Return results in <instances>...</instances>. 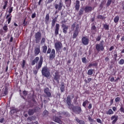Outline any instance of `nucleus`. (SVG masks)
I'll return each instance as SVG.
<instances>
[{"instance_id": "nucleus-1", "label": "nucleus", "mask_w": 124, "mask_h": 124, "mask_svg": "<svg viewBox=\"0 0 124 124\" xmlns=\"http://www.w3.org/2000/svg\"><path fill=\"white\" fill-rule=\"evenodd\" d=\"M72 29L74 30L73 35V38H76L79 35L80 32V28H79V24L76 25V22L74 23L71 26Z\"/></svg>"}, {"instance_id": "nucleus-2", "label": "nucleus", "mask_w": 124, "mask_h": 124, "mask_svg": "<svg viewBox=\"0 0 124 124\" xmlns=\"http://www.w3.org/2000/svg\"><path fill=\"white\" fill-rule=\"evenodd\" d=\"M41 72L42 76H44V77H46V78H49V77L51 75L50 69H49L47 66L43 67Z\"/></svg>"}, {"instance_id": "nucleus-3", "label": "nucleus", "mask_w": 124, "mask_h": 124, "mask_svg": "<svg viewBox=\"0 0 124 124\" xmlns=\"http://www.w3.org/2000/svg\"><path fill=\"white\" fill-rule=\"evenodd\" d=\"M46 53L47 54H50L49 56L50 61H52V60L56 58V50H55V49H52L51 50V48L49 47Z\"/></svg>"}, {"instance_id": "nucleus-4", "label": "nucleus", "mask_w": 124, "mask_h": 124, "mask_svg": "<svg viewBox=\"0 0 124 124\" xmlns=\"http://www.w3.org/2000/svg\"><path fill=\"white\" fill-rule=\"evenodd\" d=\"M53 77L52 78V81L55 83L57 82L59 84L60 83V80H61V74L59 71H56L54 72V74L53 75Z\"/></svg>"}, {"instance_id": "nucleus-5", "label": "nucleus", "mask_w": 124, "mask_h": 124, "mask_svg": "<svg viewBox=\"0 0 124 124\" xmlns=\"http://www.w3.org/2000/svg\"><path fill=\"white\" fill-rule=\"evenodd\" d=\"M43 63V58L42 57H40V60L37 64V65H36V70H34L33 71V72L35 75H36L38 72V70L41 68V67L42 66V64Z\"/></svg>"}, {"instance_id": "nucleus-6", "label": "nucleus", "mask_w": 124, "mask_h": 124, "mask_svg": "<svg viewBox=\"0 0 124 124\" xmlns=\"http://www.w3.org/2000/svg\"><path fill=\"white\" fill-rule=\"evenodd\" d=\"M95 49L97 52L104 51V41L102 40L99 44H96L95 45Z\"/></svg>"}, {"instance_id": "nucleus-7", "label": "nucleus", "mask_w": 124, "mask_h": 124, "mask_svg": "<svg viewBox=\"0 0 124 124\" xmlns=\"http://www.w3.org/2000/svg\"><path fill=\"white\" fill-rule=\"evenodd\" d=\"M55 8L56 9L55 14L57 13H59V11H61L62 10V6H63V3L62 0L60 1L58 4H55Z\"/></svg>"}, {"instance_id": "nucleus-8", "label": "nucleus", "mask_w": 124, "mask_h": 124, "mask_svg": "<svg viewBox=\"0 0 124 124\" xmlns=\"http://www.w3.org/2000/svg\"><path fill=\"white\" fill-rule=\"evenodd\" d=\"M71 110H72V111H73L74 113H76V114H80V113L82 112V108H81V107L78 106H73L71 108Z\"/></svg>"}, {"instance_id": "nucleus-9", "label": "nucleus", "mask_w": 124, "mask_h": 124, "mask_svg": "<svg viewBox=\"0 0 124 124\" xmlns=\"http://www.w3.org/2000/svg\"><path fill=\"white\" fill-rule=\"evenodd\" d=\"M35 41L36 43H39L41 40V32L38 31L35 34Z\"/></svg>"}, {"instance_id": "nucleus-10", "label": "nucleus", "mask_w": 124, "mask_h": 124, "mask_svg": "<svg viewBox=\"0 0 124 124\" xmlns=\"http://www.w3.org/2000/svg\"><path fill=\"white\" fill-rule=\"evenodd\" d=\"M39 108L36 107L34 108L29 109L28 110V115L29 116H32L34 113L38 112Z\"/></svg>"}, {"instance_id": "nucleus-11", "label": "nucleus", "mask_w": 124, "mask_h": 124, "mask_svg": "<svg viewBox=\"0 0 124 124\" xmlns=\"http://www.w3.org/2000/svg\"><path fill=\"white\" fill-rule=\"evenodd\" d=\"M55 48L56 51H60L62 48V44L61 42H57L55 44Z\"/></svg>"}, {"instance_id": "nucleus-12", "label": "nucleus", "mask_w": 124, "mask_h": 124, "mask_svg": "<svg viewBox=\"0 0 124 124\" xmlns=\"http://www.w3.org/2000/svg\"><path fill=\"white\" fill-rule=\"evenodd\" d=\"M71 97H70V96L69 95H68L67 97V99H66V103L67 104V105L68 106V108L69 109H70V110H71V108H72V107L73 106V105L71 104Z\"/></svg>"}, {"instance_id": "nucleus-13", "label": "nucleus", "mask_w": 124, "mask_h": 124, "mask_svg": "<svg viewBox=\"0 0 124 124\" xmlns=\"http://www.w3.org/2000/svg\"><path fill=\"white\" fill-rule=\"evenodd\" d=\"M110 120L111 121H112L111 122V124H115L117 123V122L118 121V120H119V116L117 115H112L110 117Z\"/></svg>"}, {"instance_id": "nucleus-14", "label": "nucleus", "mask_w": 124, "mask_h": 124, "mask_svg": "<svg viewBox=\"0 0 124 124\" xmlns=\"http://www.w3.org/2000/svg\"><path fill=\"white\" fill-rule=\"evenodd\" d=\"M3 30H0V33L2 35L3 33H6L8 31V27L7 25H5L4 26L2 27Z\"/></svg>"}, {"instance_id": "nucleus-15", "label": "nucleus", "mask_w": 124, "mask_h": 124, "mask_svg": "<svg viewBox=\"0 0 124 124\" xmlns=\"http://www.w3.org/2000/svg\"><path fill=\"white\" fill-rule=\"evenodd\" d=\"M44 92L47 95V97H52V94L51 93V92H50V90L49 89V88L47 87L46 88H45L44 90Z\"/></svg>"}, {"instance_id": "nucleus-16", "label": "nucleus", "mask_w": 124, "mask_h": 124, "mask_svg": "<svg viewBox=\"0 0 124 124\" xmlns=\"http://www.w3.org/2000/svg\"><path fill=\"white\" fill-rule=\"evenodd\" d=\"M53 121L55 122V123H57L58 124H62V121H61V118L58 116H53Z\"/></svg>"}, {"instance_id": "nucleus-17", "label": "nucleus", "mask_w": 124, "mask_h": 124, "mask_svg": "<svg viewBox=\"0 0 124 124\" xmlns=\"http://www.w3.org/2000/svg\"><path fill=\"white\" fill-rule=\"evenodd\" d=\"M81 42L83 45H88L89 44V38L83 36L81 39Z\"/></svg>"}, {"instance_id": "nucleus-18", "label": "nucleus", "mask_w": 124, "mask_h": 124, "mask_svg": "<svg viewBox=\"0 0 124 124\" xmlns=\"http://www.w3.org/2000/svg\"><path fill=\"white\" fill-rule=\"evenodd\" d=\"M60 31V24L57 23L55 25V29L54 30V34L56 36L59 34V31Z\"/></svg>"}, {"instance_id": "nucleus-19", "label": "nucleus", "mask_w": 124, "mask_h": 124, "mask_svg": "<svg viewBox=\"0 0 124 124\" xmlns=\"http://www.w3.org/2000/svg\"><path fill=\"white\" fill-rule=\"evenodd\" d=\"M62 31L63 33L66 34L67 33V30H68V26L65 24L62 25Z\"/></svg>"}, {"instance_id": "nucleus-20", "label": "nucleus", "mask_w": 124, "mask_h": 124, "mask_svg": "<svg viewBox=\"0 0 124 124\" xmlns=\"http://www.w3.org/2000/svg\"><path fill=\"white\" fill-rule=\"evenodd\" d=\"M84 11L85 13H89V12H92V11H93V7L89 6H86L84 8Z\"/></svg>"}, {"instance_id": "nucleus-21", "label": "nucleus", "mask_w": 124, "mask_h": 124, "mask_svg": "<svg viewBox=\"0 0 124 124\" xmlns=\"http://www.w3.org/2000/svg\"><path fill=\"white\" fill-rule=\"evenodd\" d=\"M75 8L77 11H79V9H80V1L79 0L76 1Z\"/></svg>"}, {"instance_id": "nucleus-22", "label": "nucleus", "mask_w": 124, "mask_h": 124, "mask_svg": "<svg viewBox=\"0 0 124 124\" xmlns=\"http://www.w3.org/2000/svg\"><path fill=\"white\" fill-rule=\"evenodd\" d=\"M6 21L8 22V24H9L12 19V15H7L6 16Z\"/></svg>"}, {"instance_id": "nucleus-23", "label": "nucleus", "mask_w": 124, "mask_h": 124, "mask_svg": "<svg viewBox=\"0 0 124 124\" xmlns=\"http://www.w3.org/2000/svg\"><path fill=\"white\" fill-rule=\"evenodd\" d=\"M34 52L35 56H38V55H39V53H40V47H35L34 50Z\"/></svg>"}, {"instance_id": "nucleus-24", "label": "nucleus", "mask_w": 124, "mask_h": 124, "mask_svg": "<svg viewBox=\"0 0 124 124\" xmlns=\"http://www.w3.org/2000/svg\"><path fill=\"white\" fill-rule=\"evenodd\" d=\"M38 61H39V57H35V59L33 61H32L31 62V65H34L35 63L38 62Z\"/></svg>"}, {"instance_id": "nucleus-25", "label": "nucleus", "mask_w": 124, "mask_h": 124, "mask_svg": "<svg viewBox=\"0 0 124 124\" xmlns=\"http://www.w3.org/2000/svg\"><path fill=\"white\" fill-rule=\"evenodd\" d=\"M75 121L79 124H85V121L84 120H80L78 117L75 118Z\"/></svg>"}, {"instance_id": "nucleus-26", "label": "nucleus", "mask_w": 124, "mask_h": 124, "mask_svg": "<svg viewBox=\"0 0 124 124\" xmlns=\"http://www.w3.org/2000/svg\"><path fill=\"white\" fill-rule=\"evenodd\" d=\"M98 63L96 62H94L93 63H90L89 65H88V67H92L94 66V67H96L98 65Z\"/></svg>"}, {"instance_id": "nucleus-27", "label": "nucleus", "mask_w": 124, "mask_h": 124, "mask_svg": "<svg viewBox=\"0 0 124 124\" xmlns=\"http://www.w3.org/2000/svg\"><path fill=\"white\" fill-rule=\"evenodd\" d=\"M57 20H58V17H55L52 21L51 22V26L52 28L53 27H55V25H56V22H57Z\"/></svg>"}, {"instance_id": "nucleus-28", "label": "nucleus", "mask_w": 124, "mask_h": 124, "mask_svg": "<svg viewBox=\"0 0 124 124\" xmlns=\"http://www.w3.org/2000/svg\"><path fill=\"white\" fill-rule=\"evenodd\" d=\"M36 117L35 116H31L27 118L28 122H32V121H35Z\"/></svg>"}, {"instance_id": "nucleus-29", "label": "nucleus", "mask_w": 124, "mask_h": 124, "mask_svg": "<svg viewBox=\"0 0 124 124\" xmlns=\"http://www.w3.org/2000/svg\"><path fill=\"white\" fill-rule=\"evenodd\" d=\"M3 1L4 2L3 9L5 10V9H6V7H7V3H8V1H7V0H3Z\"/></svg>"}, {"instance_id": "nucleus-30", "label": "nucleus", "mask_w": 124, "mask_h": 124, "mask_svg": "<svg viewBox=\"0 0 124 124\" xmlns=\"http://www.w3.org/2000/svg\"><path fill=\"white\" fill-rule=\"evenodd\" d=\"M49 20H50V16H49V14H47L46 16L45 17V22L46 24H47L48 22H49Z\"/></svg>"}, {"instance_id": "nucleus-31", "label": "nucleus", "mask_w": 124, "mask_h": 124, "mask_svg": "<svg viewBox=\"0 0 124 124\" xmlns=\"http://www.w3.org/2000/svg\"><path fill=\"white\" fill-rule=\"evenodd\" d=\"M8 94V90L7 88H5L3 93H2V96H5V95H7Z\"/></svg>"}, {"instance_id": "nucleus-32", "label": "nucleus", "mask_w": 124, "mask_h": 124, "mask_svg": "<svg viewBox=\"0 0 124 124\" xmlns=\"http://www.w3.org/2000/svg\"><path fill=\"white\" fill-rule=\"evenodd\" d=\"M97 19H100V20H105V19H106V17L102 15H99L97 16Z\"/></svg>"}, {"instance_id": "nucleus-33", "label": "nucleus", "mask_w": 124, "mask_h": 124, "mask_svg": "<svg viewBox=\"0 0 124 124\" xmlns=\"http://www.w3.org/2000/svg\"><path fill=\"white\" fill-rule=\"evenodd\" d=\"M106 114L107 115H113L114 111H113L111 108H109L108 110L106 112Z\"/></svg>"}, {"instance_id": "nucleus-34", "label": "nucleus", "mask_w": 124, "mask_h": 124, "mask_svg": "<svg viewBox=\"0 0 124 124\" xmlns=\"http://www.w3.org/2000/svg\"><path fill=\"white\" fill-rule=\"evenodd\" d=\"M120 20V16H116L114 19V22L115 23V24H117Z\"/></svg>"}, {"instance_id": "nucleus-35", "label": "nucleus", "mask_w": 124, "mask_h": 124, "mask_svg": "<svg viewBox=\"0 0 124 124\" xmlns=\"http://www.w3.org/2000/svg\"><path fill=\"white\" fill-rule=\"evenodd\" d=\"M65 88V87L64 86V84L62 83L61 84V86L60 87V91H61V93H63V92H64Z\"/></svg>"}, {"instance_id": "nucleus-36", "label": "nucleus", "mask_w": 124, "mask_h": 124, "mask_svg": "<svg viewBox=\"0 0 124 124\" xmlns=\"http://www.w3.org/2000/svg\"><path fill=\"white\" fill-rule=\"evenodd\" d=\"M71 0H65V3L68 6H70L71 5Z\"/></svg>"}, {"instance_id": "nucleus-37", "label": "nucleus", "mask_w": 124, "mask_h": 124, "mask_svg": "<svg viewBox=\"0 0 124 124\" xmlns=\"http://www.w3.org/2000/svg\"><path fill=\"white\" fill-rule=\"evenodd\" d=\"M87 74L88 75H93V69H90L88 70Z\"/></svg>"}, {"instance_id": "nucleus-38", "label": "nucleus", "mask_w": 124, "mask_h": 124, "mask_svg": "<svg viewBox=\"0 0 124 124\" xmlns=\"http://www.w3.org/2000/svg\"><path fill=\"white\" fill-rule=\"evenodd\" d=\"M84 10H85V9H84V7H82L80 9L79 11V14H78L79 16H81V15L84 14Z\"/></svg>"}, {"instance_id": "nucleus-39", "label": "nucleus", "mask_w": 124, "mask_h": 124, "mask_svg": "<svg viewBox=\"0 0 124 124\" xmlns=\"http://www.w3.org/2000/svg\"><path fill=\"white\" fill-rule=\"evenodd\" d=\"M47 46H43V50H42V52L44 53L45 54L46 53V52H47Z\"/></svg>"}, {"instance_id": "nucleus-40", "label": "nucleus", "mask_w": 124, "mask_h": 124, "mask_svg": "<svg viewBox=\"0 0 124 124\" xmlns=\"http://www.w3.org/2000/svg\"><path fill=\"white\" fill-rule=\"evenodd\" d=\"M111 3H112V0H108L107 2L106 3L107 7H109V6L111 5Z\"/></svg>"}, {"instance_id": "nucleus-41", "label": "nucleus", "mask_w": 124, "mask_h": 124, "mask_svg": "<svg viewBox=\"0 0 124 124\" xmlns=\"http://www.w3.org/2000/svg\"><path fill=\"white\" fill-rule=\"evenodd\" d=\"M45 41H46V39H45V38L43 37L41 39V42H40V44L42 45V44H44L45 43Z\"/></svg>"}, {"instance_id": "nucleus-42", "label": "nucleus", "mask_w": 124, "mask_h": 124, "mask_svg": "<svg viewBox=\"0 0 124 124\" xmlns=\"http://www.w3.org/2000/svg\"><path fill=\"white\" fill-rule=\"evenodd\" d=\"M88 103H89V101H88V100H85L84 102H83L82 106H83V107H86Z\"/></svg>"}, {"instance_id": "nucleus-43", "label": "nucleus", "mask_w": 124, "mask_h": 124, "mask_svg": "<svg viewBox=\"0 0 124 124\" xmlns=\"http://www.w3.org/2000/svg\"><path fill=\"white\" fill-rule=\"evenodd\" d=\"M13 11V7H11L8 11L9 14L8 15H11V13H12V12Z\"/></svg>"}, {"instance_id": "nucleus-44", "label": "nucleus", "mask_w": 124, "mask_h": 124, "mask_svg": "<svg viewBox=\"0 0 124 124\" xmlns=\"http://www.w3.org/2000/svg\"><path fill=\"white\" fill-rule=\"evenodd\" d=\"M104 28L106 31H109V25L107 24H104Z\"/></svg>"}, {"instance_id": "nucleus-45", "label": "nucleus", "mask_w": 124, "mask_h": 124, "mask_svg": "<svg viewBox=\"0 0 124 124\" xmlns=\"http://www.w3.org/2000/svg\"><path fill=\"white\" fill-rule=\"evenodd\" d=\"M119 111H120L121 113H124V108L123 105L121 106L120 108L119 109Z\"/></svg>"}, {"instance_id": "nucleus-46", "label": "nucleus", "mask_w": 124, "mask_h": 124, "mask_svg": "<svg viewBox=\"0 0 124 124\" xmlns=\"http://www.w3.org/2000/svg\"><path fill=\"white\" fill-rule=\"evenodd\" d=\"M81 60L83 63H87V58H86V57H83Z\"/></svg>"}, {"instance_id": "nucleus-47", "label": "nucleus", "mask_w": 124, "mask_h": 124, "mask_svg": "<svg viewBox=\"0 0 124 124\" xmlns=\"http://www.w3.org/2000/svg\"><path fill=\"white\" fill-rule=\"evenodd\" d=\"M119 64H120L121 65H123V64H124V59H121L120 61L118 62Z\"/></svg>"}, {"instance_id": "nucleus-48", "label": "nucleus", "mask_w": 124, "mask_h": 124, "mask_svg": "<svg viewBox=\"0 0 124 124\" xmlns=\"http://www.w3.org/2000/svg\"><path fill=\"white\" fill-rule=\"evenodd\" d=\"M49 114V111H48L47 110H45L43 112V114L44 116H48V114Z\"/></svg>"}, {"instance_id": "nucleus-49", "label": "nucleus", "mask_w": 124, "mask_h": 124, "mask_svg": "<svg viewBox=\"0 0 124 124\" xmlns=\"http://www.w3.org/2000/svg\"><path fill=\"white\" fill-rule=\"evenodd\" d=\"M95 30H96V27H95V25L92 26L91 27L92 32H93V31H95Z\"/></svg>"}, {"instance_id": "nucleus-50", "label": "nucleus", "mask_w": 124, "mask_h": 124, "mask_svg": "<svg viewBox=\"0 0 124 124\" xmlns=\"http://www.w3.org/2000/svg\"><path fill=\"white\" fill-rule=\"evenodd\" d=\"M114 59L117 60V58H118V54H117V51H115L113 53Z\"/></svg>"}, {"instance_id": "nucleus-51", "label": "nucleus", "mask_w": 124, "mask_h": 124, "mask_svg": "<svg viewBox=\"0 0 124 124\" xmlns=\"http://www.w3.org/2000/svg\"><path fill=\"white\" fill-rule=\"evenodd\" d=\"M88 120L90 122V123H93L94 120H93V119L92 118V117H91V116H89L88 117Z\"/></svg>"}, {"instance_id": "nucleus-52", "label": "nucleus", "mask_w": 124, "mask_h": 124, "mask_svg": "<svg viewBox=\"0 0 124 124\" xmlns=\"http://www.w3.org/2000/svg\"><path fill=\"white\" fill-rule=\"evenodd\" d=\"M25 64H26V61L25 60H23L22 63L21 64L22 68H24V67H25Z\"/></svg>"}, {"instance_id": "nucleus-53", "label": "nucleus", "mask_w": 124, "mask_h": 124, "mask_svg": "<svg viewBox=\"0 0 124 124\" xmlns=\"http://www.w3.org/2000/svg\"><path fill=\"white\" fill-rule=\"evenodd\" d=\"M96 122L97 123H98V124H102V121H101V119H100V118H97L96 119Z\"/></svg>"}, {"instance_id": "nucleus-54", "label": "nucleus", "mask_w": 124, "mask_h": 124, "mask_svg": "<svg viewBox=\"0 0 124 124\" xmlns=\"http://www.w3.org/2000/svg\"><path fill=\"white\" fill-rule=\"evenodd\" d=\"M115 102H119V101H121V98L117 97L115 98Z\"/></svg>"}, {"instance_id": "nucleus-55", "label": "nucleus", "mask_w": 124, "mask_h": 124, "mask_svg": "<svg viewBox=\"0 0 124 124\" xmlns=\"http://www.w3.org/2000/svg\"><path fill=\"white\" fill-rule=\"evenodd\" d=\"M100 39H101V35H99L96 38V41H100Z\"/></svg>"}, {"instance_id": "nucleus-56", "label": "nucleus", "mask_w": 124, "mask_h": 124, "mask_svg": "<svg viewBox=\"0 0 124 124\" xmlns=\"http://www.w3.org/2000/svg\"><path fill=\"white\" fill-rule=\"evenodd\" d=\"M23 93L24 96H27V95H28V92L25 90L23 92Z\"/></svg>"}, {"instance_id": "nucleus-57", "label": "nucleus", "mask_w": 124, "mask_h": 124, "mask_svg": "<svg viewBox=\"0 0 124 124\" xmlns=\"http://www.w3.org/2000/svg\"><path fill=\"white\" fill-rule=\"evenodd\" d=\"M63 115L66 117H69V113L68 112H63Z\"/></svg>"}, {"instance_id": "nucleus-58", "label": "nucleus", "mask_w": 124, "mask_h": 124, "mask_svg": "<svg viewBox=\"0 0 124 124\" xmlns=\"http://www.w3.org/2000/svg\"><path fill=\"white\" fill-rule=\"evenodd\" d=\"M78 96H76L75 98L74 99V103H76L77 102V100L78 99Z\"/></svg>"}, {"instance_id": "nucleus-59", "label": "nucleus", "mask_w": 124, "mask_h": 124, "mask_svg": "<svg viewBox=\"0 0 124 124\" xmlns=\"http://www.w3.org/2000/svg\"><path fill=\"white\" fill-rule=\"evenodd\" d=\"M27 23H28V22H26V19H24V20L23 21V25L24 27H25V26H27Z\"/></svg>"}, {"instance_id": "nucleus-60", "label": "nucleus", "mask_w": 124, "mask_h": 124, "mask_svg": "<svg viewBox=\"0 0 124 124\" xmlns=\"http://www.w3.org/2000/svg\"><path fill=\"white\" fill-rule=\"evenodd\" d=\"M105 62H109V61H110V59L108 58V57H106V58H105Z\"/></svg>"}, {"instance_id": "nucleus-61", "label": "nucleus", "mask_w": 124, "mask_h": 124, "mask_svg": "<svg viewBox=\"0 0 124 124\" xmlns=\"http://www.w3.org/2000/svg\"><path fill=\"white\" fill-rule=\"evenodd\" d=\"M36 16V14L35 13H34L33 14L31 15V18L33 19V18H35V16Z\"/></svg>"}, {"instance_id": "nucleus-62", "label": "nucleus", "mask_w": 124, "mask_h": 124, "mask_svg": "<svg viewBox=\"0 0 124 124\" xmlns=\"http://www.w3.org/2000/svg\"><path fill=\"white\" fill-rule=\"evenodd\" d=\"M4 122V118H2L1 119H0V123L1 124H2Z\"/></svg>"}, {"instance_id": "nucleus-63", "label": "nucleus", "mask_w": 124, "mask_h": 124, "mask_svg": "<svg viewBox=\"0 0 124 124\" xmlns=\"http://www.w3.org/2000/svg\"><path fill=\"white\" fill-rule=\"evenodd\" d=\"M114 49H115V47H114V46H111L109 48V51H112V50H114Z\"/></svg>"}, {"instance_id": "nucleus-64", "label": "nucleus", "mask_w": 124, "mask_h": 124, "mask_svg": "<svg viewBox=\"0 0 124 124\" xmlns=\"http://www.w3.org/2000/svg\"><path fill=\"white\" fill-rule=\"evenodd\" d=\"M112 110L114 112H116V111H117V108L116 107H113L112 108Z\"/></svg>"}]
</instances>
